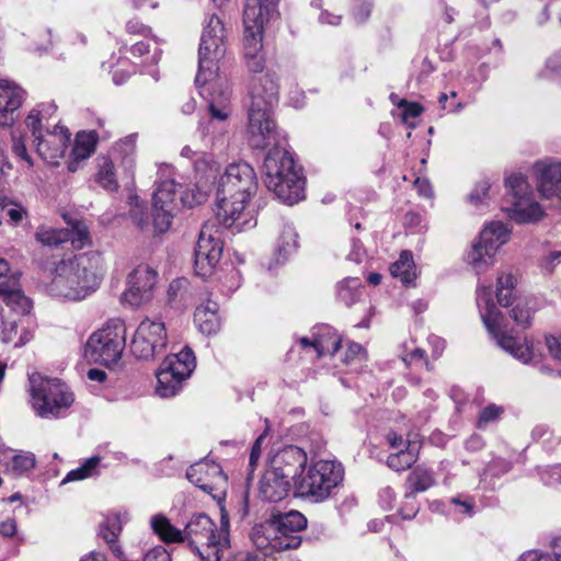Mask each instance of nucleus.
<instances>
[{"label": "nucleus", "instance_id": "f257e3e1", "mask_svg": "<svg viewBox=\"0 0 561 561\" xmlns=\"http://www.w3.org/2000/svg\"><path fill=\"white\" fill-rule=\"evenodd\" d=\"M257 187L253 168L247 162L231 163L220 176L216 191V218L238 231L253 228L256 220L244 214V205Z\"/></svg>", "mask_w": 561, "mask_h": 561}, {"label": "nucleus", "instance_id": "f03ea898", "mask_svg": "<svg viewBox=\"0 0 561 561\" xmlns=\"http://www.w3.org/2000/svg\"><path fill=\"white\" fill-rule=\"evenodd\" d=\"M103 275V260L96 252H85L57 264L47 293L56 298L78 301L93 293Z\"/></svg>", "mask_w": 561, "mask_h": 561}, {"label": "nucleus", "instance_id": "7ed1b4c3", "mask_svg": "<svg viewBox=\"0 0 561 561\" xmlns=\"http://www.w3.org/2000/svg\"><path fill=\"white\" fill-rule=\"evenodd\" d=\"M263 172L267 190L284 204L294 205L305 198V178L285 146L268 149Z\"/></svg>", "mask_w": 561, "mask_h": 561}, {"label": "nucleus", "instance_id": "20e7f679", "mask_svg": "<svg viewBox=\"0 0 561 561\" xmlns=\"http://www.w3.org/2000/svg\"><path fill=\"white\" fill-rule=\"evenodd\" d=\"M199 94L209 103L210 118L201 123L198 135L203 148H224L227 142L228 124L230 115L229 101L231 89L228 78H219L210 83L197 84Z\"/></svg>", "mask_w": 561, "mask_h": 561}, {"label": "nucleus", "instance_id": "39448f33", "mask_svg": "<svg viewBox=\"0 0 561 561\" xmlns=\"http://www.w3.org/2000/svg\"><path fill=\"white\" fill-rule=\"evenodd\" d=\"M227 32L222 21L211 14L204 23L198 49V72L196 84L210 83L227 78L220 72V61L226 54Z\"/></svg>", "mask_w": 561, "mask_h": 561}, {"label": "nucleus", "instance_id": "423d86ee", "mask_svg": "<svg viewBox=\"0 0 561 561\" xmlns=\"http://www.w3.org/2000/svg\"><path fill=\"white\" fill-rule=\"evenodd\" d=\"M477 305L486 330L496 340L497 345L522 363H529L531 359L530 346L527 343H520L508 333L505 317L494 304L490 286L478 288Z\"/></svg>", "mask_w": 561, "mask_h": 561}, {"label": "nucleus", "instance_id": "0eeeda50", "mask_svg": "<svg viewBox=\"0 0 561 561\" xmlns=\"http://www.w3.org/2000/svg\"><path fill=\"white\" fill-rule=\"evenodd\" d=\"M278 0H247L243 11L244 24V58L252 72H261L264 68L263 24L264 16L273 10Z\"/></svg>", "mask_w": 561, "mask_h": 561}, {"label": "nucleus", "instance_id": "6e6552de", "mask_svg": "<svg viewBox=\"0 0 561 561\" xmlns=\"http://www.w3.org/2000/svg\"><path fill=\"white\" fill-rule=\"evenodd\" d=\"M30 383L33 405L41 417H57L75 401L73 393L59 379L33 374Z\"/></svg>", "mask_w": 561, "mask_h": 561}, {"label": "nucleus", "instance_id": "1a4fd4ad", "mask_svg": "<svg viewBox=\"0 0 561 561\" xmlns=\"http://www.w3.org/2000/svg\"><path fill=\"white\" fill-rule=\"evenodd\" d=\"M344 470L340 462L320 459L309 467L307 474L296 482L299 495L320 502L329 497L332 490L343 480Z\"/></svg>", "mask_w": 561, "mask_h": 561}, {"label": "nucleus", "instance_id": "9d476101", "mask_svg": "<svg viewBox=\"0 0 561 561\" xmlns=\"http://www.w3.org/2000/svg\"><path fill=\"white\" fill-rule=\"evenodd\" d=\"M184 541L201 561H221L225 547L217 545L216 524L206 514L193 515L184 528Z\"/></svg>", "mask_w": 561, "mask_h": 561}, {"label": "nucleus", "instance_id": "9b49d317", "mask_svg": "<svg viewBox=\"0 0 561 561\" xmlns=\"http://www.w3.org/2000/svg\"><path fill=\"white\" fill-rule=\"evenodd\" d=\"M125 325H106L92 333L84 347L89 362L111 366L118 362L125 347Z\"/></svg>", "mask_w": 561, "mask_h": 561}, {"label": "nucleus", "instance_id": "f8f14e48", "mask_svg": "<svg viewBox=\"0 0 561 561\" xmlns=\"http://www.w3.org/2000/svg\"><path fill=\"white\" fill-rule=\"evenodd\" d=\"M42 111L34 108L26 117V126L32 131L38 156L49 164H58L64 157L71 134L65 127L55 126L53 130L41 128Z\"/></svg>", "mask_w": 561, "mask_h": 561}, {"label": "nucleus", "instance_id": "ddd939ff", "mask_svg": "<svg viewBox=\"0 0 561 561\" xmlns=\"http://www.w3.org/2000/svg\"><path fill=\"white\" fill-rule=\"evenodd\" d=\"M195 367L196 359L193 351L188 347L167 356L157 373V393L161 398L174 397Z\"/></svg>", "mask_w": 561, "mask_h": 561}, {"label": "nucleus", "instance_id": "4468645a", "mask_svg": "<svg viewBox=\"0 0 561 561\" xmlns=\"http://www.w3.org/2000/svg\"><path fill=\"white\" fill-rule=\"evenodd\" d=\"M510 231L500 221L491 222L480 233L478 242L472 244L467 255L468 263L478 273L485 272L492 264L500 247L507 242Z\"/></svg>", "mask_w": 561, "mask_h": 561}, {"label": "nucleus", "instance_id": "2eb2a0df", "mask_svg": "<svg viewBox=\"0 0 561 561\" xmlns=\"http://www.w3.org/2000/svg\"><path fill=\"white\" fill-rule=\"evenodd\" d=\"M506 187L511 195L512 207L508 216L518 224L538 221L543 211L540 205L533 199L530 186L522 174H512L506 179Z\"/></svg>", "mask_w": 561, "mask_h": 561}, {"label": "nucleus", "instance_id": "dca6fc26", "mask_svg": "<svg viewBox=\"0 0 561 561\" xmlns=\"http://www.w3.org/2000/svg\"><path fill=\"white\" fill-rule=\"evenodd\" d=\"M167 346V330L163 322L146 319L138 325L131 341L133 354L141 359H152Z\"/></svg>", "mask_w": 561, "mask_h": 561}, {"label": "nucleus", "instance_id": "f3484780", "mask_svg": "<svg viewBox=\"0 0 561 561\" xmlns=\"http://www.w3.org/2000/svg\"><path fill=\"white\" fill-rule=\"evenodd\" d=\"M273 112L249 110V141L253 148H277L286 145L285 137L277 129Z\"/></svg>", "mask_w": 561, "mask_h": 561}, {"label": "nucleus", "instance_id": "a211bd4d", "mask_svg": "<svg viewBox=\"0 0 561 561\" xmlns=\"http://www.w3.org/2000/svg\"><path fill=\"white\" fill-rule=\"evenodd\" d=\"M250 537L254 547L265 557L287 549H296L301 543L299 536L282 533L273 520L254 526Z\"/></svg>", "mask_w": 561, "mask_h": 561}, {"label": "nucleus", "instance_id": "6ab92c4d", "mask_svg": "<svg viewBox=\"0 0 561 561\" xmlns=\"http://www.w3.org/2000/svg\"><path fill=\"white\" fill-rule=\"evenodd\" d=\"M250 537L254 547L265 557L287 549H296L301 543L299 536L282 533L273 520L254 526Z\"/></svg>", "mask_w": 561, "mask_h": 561}, {"label": "nucleus", "instance_id": "aec40b11", "mask_svg": "<svg viewBox=\"0 0 561 561\" xmlns=\"http://www.w3.org/2000/svg\"><path fill=\"white\" fill-rule=\"evenodd\" d=\"M222 249L220 238L216 237L207 225L204 226L194 251L195 274L202 278L211 276L221 257Z\"/></svg>", "mask_w": 561, "mask_h": 561}, {"label": "nucleus", "instance_id": "412c9836", "mask_svg": "<svg viewBox=\"0 0 561 561\" xmlns=\"http://www.w3.org/2000/svg\"><path fill=\"white\" fill-rule=\"evenodd\" d=\"M158 273L148 265H138L127 277V287L122 300L131 307L150 301L157 284Z\"/></svg>", "mask_w": 561, "mask_h": 561}, {"label": "nucleus", "instance_id": "4be33fe9", "mask_svg": "<svg viewBox=\"0 0 561 561\" xmlns=\"http://www.w3.org/2000/svg\"><path fill=\"white\" fill-rule=\"evenodd\" d=\"M307 461V454L301 448L287 446L271 458L267 469L296 485Z\"/></svg>", "mask_w": 561, "mask_h": 561}, {"label": "nucleus", "instance_id": "5701e85b", "mask_svg": "<svg viewBox=\"0 0 561 561\" xmlns=\"http://www.w3.org/2000/svg\"><path fill=\"white\" fill-rule=\"evenodd\" d=\"M19 273L12 272L8 262L0 257V297L19 313H27L32 308L31 300L23 294Z\"/></svg>", "mask_w": 561, "mask_h": 561}, {"label": "nucleus", "instance_id": "b1692460", "mask_svg": "<svg viewBox=\"0 0 561 561\" xmlns=\"http://www.w3.org/2000/svg\"><path fill=\"white\" fill-rule=\"evenodd\" d=\"M250 95L251 104L249 110L273 112L279 99L276 76L274 73L266 72L257 78L252 85Z\"/></svg>", "mask_w": 561, "mask_h": 561}, {"label": "nucleus", "instance_id": "393cba45", "mask_svg": "<svg viewBox=\"0 0 561 561\" xmlns=\"http://www.w3.org/2000/svg\"><path fill=\"white\" fill-rule=\"evenodd\" d=\"M535 169L540 194L547 198L557 197L561 201V161H539L535 164Z\"/></svg>", "mask_w": 561, "mask_h": 561}, {"label": "nucleus", "instance_id": "a878e982", "mask_svg": "<svg viewBox=\"0 0 561 561\" xmlns=\"http://www.w3.org/2000/svg\"><path fill=\"white\" fill-rule=\"evenodd\" d=\"M24 91L8 80H0V125L11 126L15 112L22 105Z\"/></svg>", "mask_w": 561, "mask_h": 561}, {"label": "nucleus", "instance_id": "bb28decb", "mask_svg": "<svg viewBox=\"0 0 561 561\" xmlns=\"http://www.w3.org/2000/svg\"><path fill=\"white\" fill-rule=\"evenodd\" d=\"M186 478L208 494H213L215 482L226 480L221 468L209 461H201L192 465L186 471Z\"/></svg>", "mask_w": 561, "mask_h": 561}, {"label": "nucleus", "instance_id": "cd10ccee", "mask_svg": "<svg viewBox=\"0 0 561 561\" xmlns=\"http://www.w3.org/2000/svg\"><path fill=\"white\" fill-rule=\"evenodd\" d=\"M293 484L266 469L259 482V493L268 502H279L285 499Z\"/></svg>", "mask_w": 561, "mask_h": 561}, {"label": "nucleus", "instance_id": "c85d7f7f", "mask_svg": "<svg viewBox=\"0 0 561 561\" xmlns=\"http://www.w3.org/2000/svg\"><path fill=\"white\" fill-rule=\"evenodd\" d=\"M98 142V133L80 131L76 136L75 146L71 151V158L68 162V170L76 172L79 168V163L88 159L95 150Z\"/></svg>", "mask_w": 561, "mask_h": 561}, {"label": "nucleus", "instance_id": "c756f323", "mask_svg": "<svg viewBox=\"0 0 561 561\" xmlns=\"http://www.w3.org/2000/svg\"><path fill=\"white\" fill-rule=\"evenodd\" d=\"M136 134H131L121 139L114 148L115 159L118 160L119 167L123 168L126 178L130 181L134 180V172L136 167Z\"/></svg>", "mask_w": 561, "mask_h": 561}, {"label": "nucleus", "instance_id": "7c9ffc66", "mask_svg": "<svg viewBox=\"0 0 561 561\" xmlns=\"http://www.w3.org/2000/svg\"><path fill=\"white\" fill-rule=\"evenodd\" d=\"M194 321L198 330L206 334H216L220 329V318L218 316V305L208 300L206 304L196 308Z\"/></svg>", "mask_w": 561, "mask_h": 561}, {"label": "nucleus", "instance_id": "2f4dec72", "mask_svg": "<svg viewBox=\"0 0 561 561\" xmlns=\"http://www.w3.org/2000/svg\"><path fill=\"white\" fill-rule=\"evenodd\" d=\"M158 174L160 175V182L152 196L153 207L172 208L171 206L175 199L178 184L171 179L162 180V176L171 174V167L169 164H160Z\"/></svg>", "mask_w": 561, "mask_h": 561}, {"label": "nucleus", "instance_id": "473e14b6", "mask_svg": "<svg viewBox=\"0 0 561 561\" xmlns=\"http://www.w3.org/2000/svg\"><path fill=\"white\" fill-rule=\"evenodd\" d=\"M150 526L156 535L165 543L184 542V530L174 527L170 519L162 514H156L150 519Z\"/></svg>", "mask_w": 561, "mask_h": 561}, {"label": "nucleus", "instance_id": "72a5a7b5", "mask_svg": "<svg viewBox=\"0 0 561 561\" xmlns=\"http://www.w3.org/2000/svg\"><path fill=\"white\" fill-rule=\"evenodd\" d=\"M122 522L117 515L107 516L100 527V536L107 542L112 553L117 558H123V550L117 543V538L122 531Z\"/></svg>", "mask_w": 561, "mask_h": 561}, {"label": "nucleus", "instance_id": "f704fd0d", "mask_svg": "<svg viewBox=\"0 0 561 561\" xmlns=\"http://www.w3.org/2000/svg\"><path fill=\"white\" fill-rule=\"evenodd\" d=\"M420 445L416 442H408L404 449H399L387 459L389 468L396 471H403L412 467L419 457Z\"/></svg>", "mask_w": 561, "mask_h": 561}, {"label": "nucleus", "instance_id": "c9c22d12", "mask_svg": "<svg viewBox=\"0 0 561 561\" xmlns=\"http://www.w3.org/2000/svg\"><path fill=\"white\" fill-rule=\"evenodd\" d=\"M390 273L394 278H399L404 285H410L416 278V270L412 253L408 250L402 251L399 259L391 264Z\"/></svg>", "mask_w": 561, "mask_h": 561}, {"label": "nucleus", "instance_id": "e433bc0d", "mask_svg": "<svg viewBox=\"0 0 561 561\" xmlns=\"http://www.w3.org/2000/svg\"><path fill=\"white\" fill-rule=\"evenodd\" d=\"M516 284L517 278L512 273H504L497 277L495 295L499 305L503 307H508L514 301L517 302L518 299H516L515 297Z\"/></svg>", "mask_w": 561, "mask_h": 561}, {"label": "nucleus", "instance_id": "4c0bfd02", "mask_svg": "<svg viewBox=\"0 0 561 561\" xmlns=\"http://www.w3.org/2000/svg\"><path fill=\"white\" fill-rule=\"evenodd\" d=\"M274 524L284 534L296 535L307 526V518L298 511H290L274 518Z\"/></svg>", "mask_w": 561, "mask_h": 561}, {"label": "nucleus", "instance_id": "58836bf2", "mask_svg": "<svg viewBox=\"0 0 561 561\" xmlns=\"http://www.w3.org/2000/svg\"><path fill=\"white\" fill-rule=\"evenodd\" d=\"M35 463V456L32 453H20L5 463V472L13 478H18L31 471Z\"/></svg>", "mask_w": 561, "mask_h": 561}, {"label": "nucleus", "instance_id": "ea45409f", "mask_svg": "<svg viewBox=\"0 0 561 561\" xmlns=\"http://www.w3.org/2000/svg\"><path fill=\"white\" fill-rule=\"evenodd\" d=\"M410 492L407 493V499H411L417 492H424L434 483L432 473L422 467H416L408 477Z\"/></svg>", "mask_w": 561, "mask_h": 561}, {"label": "nucleus", "instance_id": "a19ab883", "mask_svg": "<svg viewBox=\"0 0 561 561\" xmlns=\"http://www.w3.org/2000/svg\"><path fill=\"white\" fill-rule=\"evenodd\" d=\"M298 234L290 225H285L276 248V256L278 262H284L289 254L297 248Z\"/></svg>", "mask_w": 561, "mask_h": 561}, {"label": "nucleus", "instance_id": "79ce46f5", "mask_svg": "<svg viewBox=\"0 0 561 561\" xmlns=\"http://www.w3.org/2000/svg\"><path fill=\"white\" fill-rule=\"evenodd\" d=\"M360 287L359 278L347 277L337 284V298L350 307L359 299Z\"/></svg>", "mask_w": 561, "mask_h": 561}, {"label": "nucleus", "instance_id": "37998d69", "mask_svg": "<svg viewBox=\"0 0 561 561\" xmlns=\"http://www.w3.org/2000/svg\"><path fill=\"white\" fill-rule=\"evenodd\" d=\"M69 237L70 233L68 229H51L42 227L36 232L37 241L48 247L59 245L64 242H67L69 241Z\"/></svg>", "mask_w": 561, "mask_h": 561}, {"label": "nucleus", "instance_id": "c03bdc74", "mask_svg": "<svg viewBox=\"0 0 561 561\" xmlns=\"http://www.w3.org/2000/svg\"><path fill=\"white\" fill-rule=\"evenodd\" d=\"M101 462V457L93 456L87 459L80 467L67 473L62 480V484L71 481H80L92 477Z\"/></svg>", "mask_w": 561, "mask_h": 561}, {"label": "nucleus", "instance_id": "a18cd8bd", "mask_svg": "<svg viewBox=\"0 0 561 561\" xmlns=\"http://www.w3.org/2000/svg\"><path fill=\"white\" fill-rule=\"evenodd\" d=\"M533 309L529 307V302L526 299H518L513 309L511 310V318L515 323L527 329L531 324Z\"/></svg>", "mask_w": 561, "mask_h": 561}, {"label": "nucleus", "instance_id": "49530a36", "mask_svg": "<svg viewBox=\"0 0 561 561\" xmlns=\"http://www.w3.org/2000/svg\"><path fill=\"white\" fill-rule=\"evenodd\" d=\"M98 182L107 191H115L117 188V181L114 175V163L111 160H105L98 173Z\"/></svg>", "mask_w": 561, "mask_h": 561}, {"label": "nucleus", "instance_id": "de8ad7c7", "mask_svg": "<svg viewBox=\"0 0 561 561\" xmlns=\"http://www.w3.org/2000/svg\"><path fill=\"white\" fill-rule=\"evenodd\" d=\"M172 208L168 207H153L152 226L157 233L165 232L171 226Z\"/></svg>", "mask_w": 561, "mask_h": 561}, {"label": "nucleus", "instance_id": "09e8293b", "mask_svg": "<svg viewBox=\"0 0 561 561\" xmlns=\"http://www.w3.org/2000/svg\"><path fill=\"white\" fill-rule=\"evenodd\" d=\"M194 168L196 172L205 174L209 173L208 176H215L218 171V164L214 160L213 156L203 150L195 159Z\"/></svg>", "mask_w": 561, "mask_h": 561}, {"label": "nucleus", "instance_id": "8fccbe9b", "mask_svg": "<svg viewBox=\"0 0 561 561\" xmlns=\"http://www.w3.org/2000/svg\"><path fill=\"white\" fill-rule=\"evenodd\" d=\"M229 515L225 507H220V526H216L217 533V545L225 547L226 551L230 548V536H229Z\"/></svg>", "mask_w": 561, "mask_h": 561}, {"label": "nucleus", "instance_id": "3c124183", "mask_svg": "<svg viewBox=\"0 0 561 561\" xmlns=\"http://www.w3.org/2000/svg\"><path fill=\"white\" fill-rule=\"evenodd\" d=\"M299 343L301 344L302 347L312 346L317 351L318 356H322L325 353H330V354L334 355L341 347L340 339L334 340L332 342L331 347L329 345H325L322 340H318V339L314 341H311L308 337H301L299 340Z\"/></svg>", "mask_w": 561, "mask_h": 561}, {"label": "nucleus", "instance_id": "603ef678", "mask_svg": "<svg viewBox=\"0 0 561 561\" xmlns=\"http://www.w3.org/2000/svg\"><path fill=\"white\" fill-rule=\"evenodd\" d=\"M491 185L489 181L484 180L479 182L472 192L468 196V201L474 205L480 206L484 205L485 202L490 198L489 192H490Z\"/></svg>", "mask_w": 561, "mask_h": 561}, {"label": "nucleus", "instance_id": "864d4df0", "mask_svg": "<svg viewBox=\"0 0 561 561\" xmlns=\"http://www.w3.org/2000/svg\"><path fill=\"white\" fill-rule=\"evenodd\" d=\"M241 274L234 267H231L224 277L220 278V285L222 290H226L227 294H231L236 291L241 285Z\"/></svg>", "mask_w": 561, "mask_h": 561}, {"label": "nucleus", "instance_id": "5fc2aeb1", "mask_svg": "<svg viewBox=\"0 0 561 561\" xmlns=\"http://www.w3.org/2000/svg\"><path fill=\"white\" fill-rule=\"evenodd\" d=\"M67 229L69 230V240L72 242V244L78 243L79 247H82L84 243L88 242L89 231L83 222L75 221L73 224H71V227Z\"/></svg>", "mask_w": 561, "mask_h": 561}, {"label": "nucleus", "instance_id": "6e6d98bb", "mask_svg": "<svg viewBox=\"0 0 561 561\" xmlns=\"http://www.w3.org/2000/svg\"><path fill=\"white\" fill-rule=\"evenodd\" d=\"M398 106L403 108L401 114L402 122L410 127H414V124H410L409 119L420 116L423 111L422 106L419 103L408 102L407 100H400Z\"/></svg>", "mask_w": 561, "mask_h": 561}, {"label": "nucleus", "instance_id": "4d7b16f0", "mask_svg": "<svg viewBox=\"0 0 561 561\" xmlns=\"http://www.w3.org/2000/svg\"><path fill=\"white\" fill-rule=\"evenodd\" d=\"M503 413V408L497 407L495 404H490L485 407L478 419V427H485L489 423L496 421L500 415Z\"/></svg>", "mask_w": 561, "mask_h": 561}, {"label": "nucleus", "instance_id": "13d9d810", "mask_svg": "<svg viewBox=\"0 0 561 561\" xmlns=\"http://www.w3.org/2000/svg\"><path fill=\"white\" fill-rule=\"evenodd\" d=\"M403 360L409 366L421 364V365H424L427 370H432V366L430 365L428 360L426 359L425 351H423L421 348H415L413 352L407 354L405 357L403 358Z\"/></svg>", "mask_w": 561, "mask_h": 561}, {"label": "nucleus", "instance_id": "bf43d9fd", "mask_svg": "<svg viewBox=\"0 0 561 561\" xmlns=\"http://www.w3.org/2000/svg\"><path fill=\"white\" fill-rule=\"evenodd\" d=\"M356 359L359 362L364 360L365 352L360 344L353 342L348 344L343 360L345 364H351Z\"/></svg>", "mask_w": 561, "mask_h": 561}, {"label": "nucleus", "instance_id": "052dcab7", "mask_svg": "<svg viewBox=\"0 0 561 561\" xmlns=\"http://www.w3.org/2000/svg\"><path fill=\"white\" fill-rule=\"evenodd\" d=\"M131 218L137 227L141 230H146L150 226L149 216L144 213V209L136 206L131 209Z\"/></svg>", "mask_w": 561, "mask_h": 561}, {"label": "nucleus", "instance_id": "680f3d73", "mask_svg": "<svg viewBox=\"0 0 561 561\" xmlns=\"http://www.w3.org/2000/svg\"><path fill=\"white\" fill-rule=\"evenodd\" d=\"M541 479L546 484L561 483V465H556L546 470L541 474Z\"/></svg>", "mask_w": 561, "mask_h": 561}, {"label": "nucleus", "instance_id": "e2e57ef3", "mask_svg": "<svg viewBox=\"0 0 561 561\" xmlns=\"http://www.w3.org/2000/svg\"><path fill=\"white\" fill-rule=\"evenodd\" d=\"M142 561H171V558L163 547H156L145 554Z\"/></svg>", "mask_w": 561, "mask_h": 561}, {"label": "nucleus", "instance_id": "0e129e2a", "mask_svg": "<svg viewBox=\"0 0 561 561\" xmlns=\"http://www.w3.org/2000/svg\"><path fill=\"white\" fill-rule=\"evenodd\" d=\"M546 343L551 356L561 363V339L549 336L547 337Z\"/></svg>", "mask_w": 561, "mask_h": 561}, {"label": "nucleus", "instance_id": "69168bd1", "mask_svg": "<svg viewBox=\"0 0 561 561\" xmlns=\"http://www.w3.org/2000/svg\"><path fill=\"white\" fill-rule=\"evenodd\" d=\"M364 256H365V250L363 248L362 242L359 240L354 239L353 243H352V250H351L350 254L347 255V259L350 261L359 263V262H362Z\"/></svg>", "mask_w": 561, "mask_h": 561}, {"label": "nucleus", "instance_id": "338daca9", "mask_svg": "<svg viewBox=\"0 0 561 561\" xmlns=\"http://www.w3.org/2000/svg\"><path fill=\"white\" fill-rule=\"evenodd\" d=\"M371 10V2L368 0H364L354 11V16L358 22L365 21Z\"/></svg>", "mask_w": 561, "mask_h": 561}, {"label": "nucleus", "instance_id": "774afa93", "mask_svg": "<svg viewBox=\"0 0 561 561\" xmlns=\"http://www.w3.org/2000/svg\"><path fill=\"white\" fill-rule=\"evenodd\" d=\"M518 561H552L549 554L539 553L537 551H528L522 554Z\"/></svg>", "mask_w": 561, "mask_h": 561}]
</instances>
